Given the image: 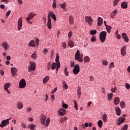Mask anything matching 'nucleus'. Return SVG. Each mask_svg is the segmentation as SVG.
Wrapping results in <instances>:
<instances>
[{"label": "nucleus", "instance_id": "17", "mask_svg": "<svg viewBox=\"0 0 130 130\" xmlns=\"http://www.w3.org/2000/svg\"><path fill=\"white\" fill-rule=\"evenodd\" d=\"M126 48V46H124L121 49V55H122L123 56H125V49Z\"/></svg>", "mask_w": 130, "mask_h": 130}, {"label": "nucleus", "instance_id": "1", "mask_svg": "<svg viewBox=\"0 0 130 130\" xmlns=\"http://www.w3.org/2000/svg\"><path fill=\"white\" fill-rule=\"evenodd\" d=\"M107 35V32L106 31H102L100 34V39L102 43L106 40V36Z\"/></svg>", "mask_w": 130, "mask_h": 130}, {"label": "nucleus", "instance_id": "47", "mask_svg": "<svg viewBox=\"0 0 130 130\" xmlns=\"http://www.w3.org/2000/svg\"><path fill=\"white\" fill-rule=\"evenodd\" d=\"M91 42H94V41H96V37L95 36H93L91 37Z\"/></svg>", "mask_w": 130, "mask_h": 130}, {"label": "nucleus", "instance_id": "25", "mask_svg": "<svg viewBox=\"0 0 130 130\" xmlns=\"http://www.w3.org/2000/svg\"><path fill=\"white\" fill-rule=\"evenodd\" d=\"M103 120L104 122H107V114H104L103 115Z\"/></svg>", "mask_w": 130, "mask_h": 130}, {"label": "nucleus", "instance_id": "52", "mask_svg": "<svg viewBox=\"0 0 130 130\" xmlns=\"http://www.w3.org/2000/svg\"><path fill=\"white\" fill-rule=\"evenodd\" d=\"M103 64L104 66H107V64H108V62H107V60H103Z\"/></svg>", "mask_w": 130, "mask_h": 130}, {"label": "nucleus", "instance_id": "62", "mask_svg": "<svg viewBox=\"0 0 130 130\" xmlns=\"http://www.w3.org/2000/svg\"><path fill=\"white\" fill-rule=\"evenodd\" d=\"M125 87L126 88V89H129L130 88V85L129 84H127V83H125Z\"/></svg>", "mask_w": 130, "mask_h": 130}, {"label": "nucleus", "instance_id": "34", "mask_svg": "<svg viewBox=\"0 0 130 130\" xmlns=\"http://www.w3.org/2000/svg\"><path fill=\"white\" fill-rule=\"evenodd\" d=\"M113 96V93L112 92L109 93L107 95V97H108L109 100H111Z\"/></svg>", "mask_w": 130, "mask_h": 130}, {"label": "nucleus", "instance_id": "8", "mask_svg": "<svg viewBox=\"0 0 130 130\" xmlns=\"http://www.w3.org/2000/svg\"><path fill=\"white\" fill-rule=\"evenodd\" d=\"M19 87L21 88H25L26 87V81L25 79H21L19 82Z\"/></svg>", "mask_w": 130, "mask_h": 130}, {"label": "nucleus", "instance_id": "46", "mask_svg": "<svg viewBox=\"0 0 130 130\" xmlns=\"http://www.w3.org/2000/svg\"><path fill=\"white\" fill-rule=\"evenodd\" d=\"M74 102L75 104L74 105L75 108L76 110H78V104L77 103V101H74Z\"/></svg>", "mask_w": 130, "mask_h": 130}, {"label": "nucleus", "instance_id": "27", "mask_svg": "<svg viewBox=\"0 0 130 130\" xmlns=\"http://www.w3.org/2000/svg\"><path fill=\"white\" fill-rule=\"evenodd\" d=\"M77 94L78 95L79 98H80V96L82 95V93H81V87L78 86L77 89Z\"/></svg>", "mask_w": 130, "mask_h": 130}, {"label": "nucleus", "instance_id": "28", "mask_svg": "<svg viewBox=\"0 0 130 130\" xmlns=\"http://www.w3.org/2000/svg\"><path fill=\"white\" fill-rule=\"evenodd\" d=\"M59 6L61 7V9H63V10H66V8H67L66 2H64L63 4H59Z\"/></svg>", "mask_w": 130, "mask_h": 130}, {"label": "nucleus", "instance_id": "55", "mask_svg": "<svg viewBox=\"0 0 130 130\" xmlns=\"http://www.w3.org/2000/svg\"><path fill=\"white\" fill-rule=\"evenodd\" d=\"M116 90H117V88H116V87H114V88L111 89V92H112L113 93H115V91H116Z\"/></svg>", "mask_w": 130, "mask_h": 130}, {"label": "nucleus", "instance_id": "9", "mask_svg": "<svg viewBox=\"0 0 130 130\" xmlns=\"http://www.w3.org/2000/svg\"><path fill=\"white\" fill-rule=\"evenodd\" d=\"M33 15H32V13H30L28 14V17L26 18V22H27L28 24H32L33 22L30 21V20H32L33 19Z\"/></svg>", "mask_w": 130, "mask_h": 130}, {"label": "nucleus", "instance_id": "38", "mask_svg": "<svg viewBox=\"0 0 130 130\" xmlns=\"http://www.w3.org/2000/svg\"><path fill=\"white\" fill-rule=\"evenodd\" d=\"M62 84H63V88H64V89H68V88H69V87L68 86V84L66 83V82L64 81H62Z\"/></svg>", "mask_w": 130, "mask_h": 130}, {"label": "nucleus", "instance_id": "50", "mask_svg": "<svg viewBox=\"0 0 130 130\" xmlns=\"http://www.w3.org/2000/svg\"><path fill=\"white\" fill-rule=\"evenodd\" d=\"M119 1L120 0H114L113 3L114 7H115L117 5V4H118V3L119 2Z\"/></svg>", "mask_w": 130, "mask_h": 130}, {"label": "nucleus", "instance_id": "6", "mask_svg": "<svg viewBox=\"0 0 130 130\" xmlns=\"http://www.w3.org/2000/svg\"><path fill=\"white\" fill-rule=\"evenodd\" d=\"M10 119H7L6 120H3L0 124V127H4L5 126H6V125H8V124L10 123Z\"/></svg>", "mask_w": 130, "mask_h": 130}, {"label": "nucleus", "instance_id": "51", "mask_svg": "<svg viewBox=\"0 0 130 130\" xmlns=\"http://www.w3.org/2000/svg\"><path fill=\"white\" fill-rule=\"evenodd\" d=\"M52 7L54 9H56V3L55 2V0H54Z\"/></svg>", "mask_w": 130, "mask_h": 130}, {"label": "nucleus", "instance_id": "41", "mask_svg": "<svg viewBox=\"0 0 130 130\" xmlns=\"http://www.w3.org/2000/svg\"><path fill=\"white\" fill-rule=\"evenodd\" d=\"M97 31L96 30H91L90 31V34L91 35H95V34H96Z\"/></svg>", "mask_w": 130, "mask_h": 130}, {"label": "nucleus", "instance_id": "43", "mask_svg": "<svg viewBox=\"0 0 130 130\" xmlns=\"http://www.w3.org/2000/svg\"><path fill=\"white\" fill-rule=\"evenodd\" d=\"M56 68V63L54 62L52 64V70H55V68Z\"/></svg>", "mask_w": 130, "mask_h": 130}, {"label": "nucleus", "instance_id": "32", "mask_svg": "<svg viewBox=\"0 0 130 130\" xmlns=\"http://www.w3.org/2000/svg\"><path fill=\"white\" fill-rule=\"evenodd\" d=\"M68 45L70 47H74V42H73V41H69L68 43Z\"/></svg>", "mask_w": 130, "mask_h": 130}, {"label": "nucleus", "instance_id": "42", "mask_svg": "<svg viewBox=\"0 0 130 130\" xmlns=\"http://www.w3.org/2000/svg\"><path fill=\"white\" fill-rule=\"evenodd\" d=\"M50 122V119L49 118H48L46 120V122L45 124L46 126H48L49 125V123Z\"/></svg>", "mask_w": 130, "mask_h": 130}, {"label": "nucleus", "instance_id": "2", "mask_svg": "<svg viewBox=\"0 0 130 130\" xmlns=\"http://www.w3.org/2000/svg\"><path fill=\"white\" fill-rule=\"evenodd\" d=\"M29 46H31L32 47H35V46H38L39 45V39H36V42L34 40H31L29 44Z\"/></svg>", "mask_w": 130, "mask_h": 130}, {"label": "nucleus", "instance_id": "18", "mask_svg": "<svg viewBox=\"0 0 130 130\" xmlns=\"http://www.w3.org/2000/svg\"><path fill=\"white\" fill-rule=\"evenodd\" d=\"M103 24V19L102 18L99 17L98 18V25L99 26H101Z\"/></svg>", "mask_w": 130, "mask_h": 130}, {"label": "nucleus", "instance_id": "49", "mask_svg": "<svg viewBox=\"0 0 130 130\" xmlns=\"http://www.w3.org/2000/svg\"><path fill=\"white\" fill-rule=\"evenodd\" d=\"M120 106L121 108H123V107L125 106V104L124 103V102L122 101L120 102Z\"/></svg>", "mask_w": 130, "mask_h": 130}, {"label": "nucleus", "instance_id": "22", "mask_svg": "<svg viewBox=\"0 0 130 130\" xmlns=\"http://www.w3.org/2000/svg\"><path fill=\"white\" fill-rule=\"evenodd\" d=\"M122 9H127V4L126 2H122L121 4Z\"/></svg>", "mask_w": 130, "mask_h": 130}, {"label": "nucleus", "instance_id": "54", "mask_svg": "<svg viewBox=\"0 0 130 130\" xmlns=\"http://www.w3.org/2000/svg\"><path fill=\"white\" fill-rule=\"evenodd\" d=\"M48 52V50H47V49L45 48L44 49L43 53L44 55H45V54H47Z\"/></svg>", "mask_w": 130, "mask_h": 130}, {"label": "nucleus", "instance_id": "45", "mask_svg": "<svg viewBox=\"0 0 130 130\" xmlns=\"http://www.w3.org/2000/svg\"><path fill=\"white\" fill-rule=\"evenodd\" d=\"M112 68H114V62H112L111 63H110L109 66V68L110 69H111Z\"/></svg>", "mask_w": 130, "mask_h": 130}, {"label": "nucleus", "instance_id": "7", "mask_svg": "<svg viewBox=\"0 0 130 130\" xmlns=\"http://www.w3.org/2000/svg\"><path fill=\"white\" fill-rule=\"evenodd\" d=\"M10 87H11V83H6L4 85V90L6 92H7V93H8V94H11V92L10 91V90H9V88H10Z\"/></svg>", "mask_w": 130, "mask_h": 130}, {"label": "nucleus", "instance_id": "24", "mask_svg": "<svg viewBox=\"0 0 130 130\" xmlns=\"http://www.w3.org/2000/svg\"><path fill=\"white\" fill-rule=\"evenodd\" d=\"M31 57L33 58V59H37V53L36 52H35L32 53V54L31 56Z\"/></svg>", "mask_w": 130, "mask_h": 130}, {"label": "nucleus", "instance_id": "31", "mask_svg": "<svg viewBox=\"0 0 130 130\" xmlns=\"http://www.w3.org/2000/svg\"><path fill=\"white\" fill-rule=\"evenodd\" d=\"M84 62H89V61H90V58L89 56H85L84 58Z\"/></svg>", "mask_w": 130, "mask_h": 130}, {"label": "nucleus", "instance_id": "26", "mask_svg": "<svg viewBox=\"0 0 130 130\" xmlns=\"http://www.w3.org/2000/svg\"><path fill=\"white\" fill-rule=\"evenodd\" d=\"M115 110L117 115H120L121 110L119 107H116Z\"/></svg>", "mask_w": 130, "mask_h": 130}, {"label": "nucleus", "instance_id": "53", "mask_svg": "<svg viewBox=\"0 0 130 130\" xmlns=\"http://www.w3.org/2000/svg\"><path fill=\"white\" fill-rule=\"evenodd\" d=\"M62 108H65V109H67L68 107H69V106L66 104H62Z\"/></svg>", "mask_w": 130, "mask_h": 130}, {"label": "nucleus", "instance_id": "16", "mask_svg": "<svg viewBox=\"0 0 130 130\" xmlns=\"http://www.w3.org/2000/svg\"><path fill=\"white\" fill-rule=\"evenodd\" d=\"M40 120H41V123L42 124H44L45 123V121H46V117L45 116L42 115L40 116Z\"/></svg>", "mask_w": 130, "mask_h": 130}, {"label": "nucleus", "instance_id": "36", "mask_svg": "<svg viewBox=\"0 0 130 130\" xmlns=\"http://www.w3.org/2000/svg\"><path fill=\"white\" fill-rule=\"evenodd\" d=\"M55 61L57 63H59V56L58 55V53L56 54Z\"/></svg>", "mask_w": 130, "mask_h": 130}, {"label": "nucleus", "instance_id": "14", "mask_svg": "<svg viewBox=\"0 0 130 130\" xmlns=\"http://www.w3.org/2000/svg\"><path fill=\"white\" fill-rule=\"evenodd\" d=\"M22 17L19 18L18 22V31H20L21 29H22Z\"/></svg>", "mask_w": 130, "mask_h": 130}, {"label": "nucleus", "instance_id": "39", "mask_svg": "<svg viewBox=\"0 0 130 130\" xmlns=\"http://www.w3.org/2000/svg\"><path fill=\"white\" fill-rule=\"evenodd\" d=\"M103 124V122L102 120H99L98 122V125L99 127H102V125Z\"/></svg>", "mask_w": 130, "mask_h": 130}, {"label": "nucleus", "instance_id": "23", "mask_svg": "<svg viewBox=\"0 0 130 130\" xmlns=\"http://www.w3.org/2000/svg\"><path fill=\"white\" fill-rule=\"evenodd\" d=\"M48 81H49V76L45 77L43 80V82L44 84H46Z\"/></svg>", "mask_w": 130, "mask_h": 130}, {"label": "nucleus", "instance_id": "33", "mask_svg": "<svg viewBox=\"0 0 130 130\" xmlns=\"http://www.w3.org/2000/svg\"><path fill=\"white\" fill-rule=\"evenodd\" d=\"M17 107L18 109H22V108H23V104H22V103H18L17 104Z\"/></svg>", "mask_w": 130, "mask_h": 130}, {"label": "nucleus", "instance_id": "56", "mask_svg": "<svg viewBox=\"0 0 130 130\" xmlns=\"http://www.w3.org/2000/svg\"><path fill=\"white\" fill-rule=\"evenodd\" d=\"M60 120L61 122L62 123V121L63 120H64L65 121H66V120H68V118L67 117H65L64 118L60 119Z\"/></svg>", "mask_w": 130, "mask_h": 130}, {"label": "nucleus", "instance_id": "29", "mask_svg": "<svg viewBox=\"0 0 130 130\" xmlns=\"http://www.w3.org/2000/svg\"><path fill=\"white\" fill-rule=\"evenodd\" d=\"M3 47L5 49V50H7L8 48H9V45H8V43H5L3 44Z\"/></svg>", "mask_w": 130, "mask_h": 130}, {"label": "nucleus", "instance_id": "3", "mask_svg": "<svg viewBox=\"0 0 130 130\" xmlns=\"http://www.w3.org/2000/svg\"><path fill=\"white\" fill-rule=\"evenodd\" d=\"M36 69V64L35 62L30 61L29 66L28 67V72H31V71H35Z\"/></svg>", "mask_w": 130, "mask_h": 130}, {"label": "nucleus", "instance_id": "64", "mask_svg": "<svg viewBox=\"0 0 130 130\" xmlns=\"http://www.w3.org/2000/svg\"><path fill=\"white\" fill-rule=\"evenodd\" d=\"M62 46H63V48H66L67 47V44L64 42L62 43Z\"/></svg>", "mask_w": 130, "mask_h": 130}, {"label": "nucleus", "instance_id": "20", "mask_svg": "<svg viewBox=\"0 0 130 130\" xmlns=\"http://www.w3.org/2000/svg\"><path fill=\"white\" fill-rule=\"evenodd\" d=\"M120 101L119 100V98L116 97L114 100V103L115 105H118L119 104Z\"/></svg>", "mask_w": 130, "mask_h": 130}, {"label": "nucleus", "instance_id": "19", "mask_svg": "<svg viewBox=\"0 0 130 130\" xmlns=\"http://www.w3.org/2000/svg\"><path fill=\"white\" fill-rule=\"evenodd\" d=\"M47 26H48V29H51V18H50L49 16L48 19Z\"/></svg>", "mask_w": 130, "mask_h": 130}, {"label": "nucleus", "instance_id": "44", "mask_svg": "<svg viewBox=\"0 0 130 130\" xmlns=\"http://www.w3.org/2000/svg\"><path fill=\"white\" fill-rule=\"evenodd\" d=\"M80 57V51L79 50H78L77 52L75 54V58H76V57Z\"/></svg>", "mask_w": 130, "mask_h": 130}, {"label": "nucleus", "instance_id": "58", "mask_svg": "<svg viewBox=\"0 0 130 130\" xmlns=\"http://www.w3.org/2000/svg\"><path fill=\"white\" fill-rule=\"evenodd\" d=\"M122 129L123 130H126L127 129V124H125L123 126V127L122 128Z\"/></svg>", "mask_w": 130, "mask_h": 130}, {"label": "nucleus", "instance_id": "60", "mask_svg": "<svg viewBox=\"0 0 130 130\" xmlns=\"http://www.w3.org/2000/svg\"><path fill=\"white\" fill-rule=\"evenodd\" d=\"M70 66L71 68H74L75 67V62L71 61Z\"/></svg>", "mask_w": 130, "mask_h": 130}, {"label": "nucleus", "instance_id": "13", "mask_svg": "<svg viewBox=\"0 0 130 130\" xmlns=\"http://www.w3.org/2000/svg\"><path fill=\"white\" fill-rule=\"evenodd\" d=\"M11 71L12 74V77H16V76H17V72H18L17 68L12 67L11 69Z\"/></svg>", "mask_w": 130, "mask_h": 130}, {"label": "nucleus", "instance_id": "57", "mask_svg": "<svg viewBox=\"0 0 130 130\" xmlns=\"http://www.w3.org/2000/svg\"><path fill=\"white\" fill-rule=\"evenodd\" d=\"M56 90H57V87L55 88L54 89H53L51 91L52 94H54L55 93V92H56Z\"/></svg>", "mask_w": 130, "mask_h": 130}, {"label": "nucleus", "instance_id": "37", "mask_svg": "<svg viewBox=\"0 0 130 130\" xmlns=\"http://www.w3.org/2000/svg\"><path fill=\"white\" fill-rule=\"evenodd\" d=\"M112 27H111V26L108 25L106 26V29L108 33H109L110 31H111V29Z\"/></svg>", "mask_w": 130, "mask_h": 130}, {"label": "nucleus", "instance_id": "15", "mask_svg": "<svg viewBox=\"0 0 130 130\" xmlns=\"http://www.w3.org/2000/svg\"><path fill=\"white\" fill-rule=\"evenodd\" d=\"M122 38L124 39L125 42H128V41L129 40L128 39V37H127V35H126V34L124 32L122 34Z\"/></svg>", "mask_w": 130, "mask_h": 130}, {"label": "nucleus", "instance_id": "63", "mask_svg": "<svg viewBox=\"0 0 130 130\" xmlns=\"http://www.w3.org/2000/svg\"><path fill=\"white\" fill-rule=\"evenodd\" d=\"M72 31H70L69 32V34H68V37H69V38H71L72 37Z\"/></svg>", "mask_w": 130, "mask_h": 130}, {"label": "nucleus", "instance_id": "11", "mask_svg": "<svg viewBox=\"0 0 130 130\" xmlns=\"http://www.w3.org/2000/svg\"><path fill=\"white\" fill-rule=\"evenodd\" d=\"M66 112H67V110L63 108L59 109V110H58V114H59V115H61V116H63V115H64Z\"/></svg>", "mask_w": 130, "mask_h": 130}, {"label": "nucleus", "instance_id": "61", "mask_svg": "<svg viewBox=\"0 0 130 130\" xmlns=\"http://www.w3.org/2000/svg\"><path fill=\"white\" fill-rule=\"evenodd\" d=\"M11 14V10H9L8 11V12L6 13V17H9Z\"/></svg>", "mask_w": 130, "mask_h": 130}, {"label": "nucleus", "instance_id": "35", "mask_svg": "<svg viewBox=\"0 0 130 130\" xmlns=\"http://www.w3.org/2000/svg\"><path fill=\"white\" fill-rule=\"evenodd\" d=\"M76 60H78L79 62H82L83 61V58L79 57H77L75 58Z\"/></svg>", "mask_w": 130, "mask_h": 130}, {"label": "nucleus", "instance_id": "59", "mask_svg": "<svg viewBox=\"0 0 130 130\" xmlns=\"http://www.w3.org/2000/svg\"><path fill=\"white\" fill-rule=\"evenodd\" d=\"M50 67H51V63L49 62L48 63V66H47V70H50Z\"/></svg>", "mask_w": 130, "mask_h": 130}, {"label": "nucleus", "instance_id": "10", "mask_svg": "<svg viewBox=\"0 0 130 130\" xmlns=\"http://www.w3.org/2000/svg\"><path fill=\"white\" fill-rule=\"evenodd\" d=\"M124 120H125V118L121 117L117 119V124L120 125L122 123L124 122Z\"/></svg>", "mask_w": 130, "mask_h": 130}, {"label": "nucleus", "instance_id": "40", "mask_svg": "<svg viewBox=\"0 0 130 130\" xmlns=\"http://www.w3.org/2000/svg\"><path fill=\"white\" fill-rule=\"evenodd\" d=\"M27 127L28 128H30V129H34V128H35V125L33 124L28 125Z\"/></svg>", "mask_w": 130, "mask_h": 130}, {"label": "nucleus", "instance_id": "12", "mask_svg": "<svg viewBox=\"0 0 130 130\" xmlns=\"http://www.w3.org/2000/svg\"><path fill=\"white\" fill-rule=\"evenodd\" d=\"M50 17V19H51L50 17L54 20V21H56V16H55V15L53 14V12L50 11L49 12V14L48 15V19Z\"/></svg>", "mask_w": 130, "mask_h": 130}, {"label": "nucleus", "instance_id": "21", "mask_svg": "<svg viewBox=\"0 0 130 130\" xmlns=\"http://www.w3.org/2000/svg\"><path fill=\"white\" fill-rule=\"evenodd\" d=\"M117 13V10H114L111 13V18H112V19H113V18H114V16H115V15H116V14Z\"/></svg>", "mask_w": 130, "mask_h": 130}, {"label": "nucleus", "instance_id": "5", "mask_svg": "<svg viewBox=\"0 0 130 130\" xmlns=\"http://www.w3.org/2000/svg\"><path fill=\"white\" fill-rule=\"evenodd\" d=\"M85 20L86 23H88L89 26H92V24H93V19H92V17L90 16H86L85 17Z\"/></svg>", "mask_w": 130, "mask_h": 130}, {"label": "nucleus", "instance_id": "30", "mask_svg": "<svg viewBox=\"0 0 130 130\" xmlns=\"http://www.w3.org/2000/svg\"><path fill=\"white\" fill-rule=\"evenodd\" d=\"M69 22L71 25H73V24H74V18H73L72 16H70L69 17Z\"/></svg>", "mask_w": 130, "mask_h": 130}, {"label": "nucleus", "instance_id": "4", "mask_svg": "<svg viewBox=\"0 0 130 130\" xmlns=\"http://www.w3.org/2000/svg\"><path fill=\"white\" fill-rule=\"evenodd\" d=\"M73 72L74 75H78L79 73H80V66H79V64H76L74 66Z\"/></svg>", "mask_w": 130, "mask_h": 130}, {"label": "nucleus", "instance_id": "48", "mask_svg": "<svg viewBox=\"0 0 130 130\" xmlns=\"http://www.w3.org/2000/svg\"><path fill=\"white\" fill-rule=\"evenodd\" d=\"M64 72V74H65V76L68 77L69 76V72L68 71V69L65 68Z\"/></svg>", "mask_w": 130, "mask_h": 130}]
</instances>
